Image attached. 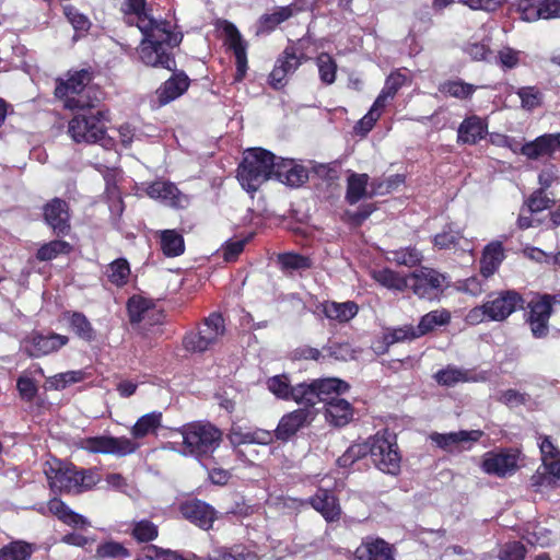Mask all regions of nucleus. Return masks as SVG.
I'll return each instance as SVG.
<instances>
[{
    "instance_id": "obj_47",
    "label": "nucleus",
    "mask_w": 560,
    "mask_h": 560,
    "mask_svg": "<svg viewBox=\"0 0 560 560\" xmlns=\"http://www.w3.org/2000/svg\"><path fill=\"white\" fill-rule=\"evenodd\" d=\"M369 176L366 174H352L348 178L347 200L357 203L366 194Z\"/></svg>"
},
{
    "instance_id": "obj_29",
    "label": "nucleus",
    "mask_w": 560,
    "mask_h": 560,
    "mask_svg": "<svg viewBox=\"0 0 560 560\" xmlns=\"http://www.w3.org/2000/svg\"><path fill=\"white\" fill-rule=\"evenodd\" d=\"M433 244L439 249L455 248L463 253H471V242L465 238L452 224L447 225L441 233L433 237Z\"/></svg>"
},
{
    "instance_id": "obj_27",
    "label": "nucleus",
    "mask_w": 560,
    "mask_h": 560,
    "mask_svg": "<svg viewBox=\"0 0 560 560\" xmlns=\"http://www.w3.org/2000/svg\"><path fill=\"white\" fill-rule=\"evenodd\" d=\"M180 512L186 520L203 529H209L215 517L214 509L199 500L182 504Z\"/></svg>"
},
{
    "instance_id": "obj_63",
    "label": "nucleus",
    "mask_w": 560,
    "mask_h": 560,
    "mask_svg": "<svg viewBox=\"0 0 560 560\" xmlns=\"http://www.w3.org/2000/svg\"><path fill=\"white\" fill-rule=\"evenodd\" d=\"M211 560H257L253 552L245 551L243 548H235L231 551L218 550L211 556Z\"/></svg>"
},
{
    "instance_id": "obj_17",
    "label": "nucleus",
    "mask_w": 560,
    "mask_h": 560,
    "mask_svg": "<svg viewBox=\"0 0 560 560\" xmlns=\"http://www.w3.org/2000/svg\"><path fill=\"white\" fill-rule=\"evenodd\" d=\"M527 322L535 338H544L549 331L548 322L552 306L549 296L532 300L528 303Z\"/></svg>"
},
{
    "instance_id": "obj_46",
    "label": "nucleus",
    "mask_w": 560,
    "mask_h": 560,
    "mask_svg": "<svg viewBox=\"0 0 560 560\" xmlns=\"http://www.w3.org/2000/svg\"><path fill=\"white\" fill-rule=\"evenodd\" d=\"M34 549L22 540L12 541L0 549V560H28Z\"/></svg>"
},
{
    "instance_id": "obj_34",
    "label": "nucleus",
    "mask_w": 560,
    "mask_h": 560,
    "mask_svg": "<svg viewBox=\"0 0 560 560\" xmlns=\"http://www.w3.org/2000/svg\"><path fill=\"white\" fill-rule=\"evenodd\" d=\"M355 555L359 560H394L392 547L383 539L360 546Z\"/></svg>"
},
{
    "instance_id": "obj_32",
    "label": "nucleus",
    "mask_w": 560,
    "mask_h": 560,
    "mask_svg": "<svg viewBox=\"0 0 560 560\" xmlns=\"http://www.w3.org/2000/svg\"><path fill=\"white\" fill-rule=\"evenodd\" d=\"M310 503L328 522H334L340 516L341 511L337 499L327 490L319 489L316 494L310 499Z\"/></svg>"
},
{
    "instance_id": "obj_59",
    "label": "nucleus",
    "mask_w": 560,
    "mask_h": 560,
    "mask_svg": "<svg viewBox=\"0 0 560 560\" xmlns=\"http://www.w3.org/2000/svg\"><path fill=\"white\" fill-rule=\"evenodd\" d=\"M419 332L417 331V327L412 325H405L402 327H398L393 329L385 336V340L388 343L401 342L406 340H413L419 338Z\"/></svg>"
},
{
    "instance_id": "obj_23",
    "label": "nucleus",
    "mask_w": 560,
    "mask_h": 560,
    "mask_svg": "<svg viewBox=\"0 0 560 560\" xmlns=\"http://www.w3.org/2000/svg\"><path fill=\"white\" fill-rule=\"evenodd\" d=\"M275 179L291 187H299L308 178L307 170L294 160L276 158Z\"/></svg>"
},
{
    "instance_id": "obj_54",
    "label": "nucleus",
    "mask_w": 560,
    "mask_h": 560,
    "mask_svg": "<svg viewBox=\"0 0 560 560\" xmlns=\"http://www.w3.org/2000/svg\"><path fill=\"white\" fill-rule=\"evenodd\" d=\"M517 95L522 107L527 110H533L542 103V93L535 86H523L518 89Z\"/></svg>"
},
{
    "instance_id": "obj_4",
    "label": "nucleus",
    "mask_w": 560,
    "mask_h": 560,
    "mask_svg": "<svg viewBox=\"0 0 560 560\" xmlns=\"http://www.w3.org/2000/svg\"><path fill=\"white\" fill-rule=\"evenodd\" d=\"M523 306L522 296L515 291H504L491 294L480 306L471 308L467 316V323L478 325L485 320L501 322L508 318L517 307Z\"/></svg>"
},
{
    "instance_id": "obj_6",
    "label": "nucleus",
    "mask_w": 560,
    "mask_h": 560,
    "mask_svg": "<svg viewBox=\"0 0 560 560\" xmlns=\"http://www.w3.org/2000/svg\"><path fill=\"white\" fill-rule=\"evenodd\" d=\"M91 82V73L88 70L69 73L66 81H59L55 94L65 100V106L70 109H84L94 106L89 95L88 85Z\"/></svg>"
},
{
    "instance_id": "obj_37",
    "label": "nucleus",
    "mask_w": 560,
    "mask_h": 560,
    "mask_svg": "<svg viewBox=\"0 0 560 560\" xmlns=\"http://www.w3.org/2000/svg\"><path fill=\"white\" fill-rule=\"evenodd\" d=\"M358 305L351 301L343 303L326 302L323 305L325 316L339 323H346L352 319L358 314Z\"/></svg>"
},
{
    "instance_id": "obj_48",
    "label": "nucleus",
    "mask_w": 560,
    "mask_h": 560,
    "mask_svg": "<svg viewBox=\"0 0 560 560\" xmlns=\"http://www.w3.org/2000/svg\"><path fill=\"white\" fill-rule=\"evenodd\" d=\"M140 447L133 439L126 436H109L108 455L124 457L133 454Z\"/></svg>"
},
{
    "instance_id": "obj_25",
    "label": "nucleus",
    "mask_w": 560,
    "mask_h": 560,
    "mask_svg": "<svg viewBox=\"0 0 560 560\" xmlns=\"http://www.w3.org/2000/svg\"><path fill=\"white\" fill-rule=\"evenodd\" d=\"M482 432L479 430L458 431L450 433L433 432L430 440L440 448L446 452H454L460 448L465 443L476 442L480 439Z\"/></svg>"
},
{
    "instance_id": "obj_56",
    "label": "nucleus",
    "mask_w": 560,
    "mask_h": 560,
    "mask_svg": "<svg viewBox=\"0 0 560 560\" xmlns=\"http://www.w3.org/2000/svg\"><path fill=\"white\" fill-rule=\"evenodd\" d=\"M278 261L283 270H301L307 269L311 267L310 259L307 257L293 254L285 253L278 256Z\"/></svg>"
},
{
    "instance_id": "obj_57",
    "label": "nucleus",
    "mask_w": 560,
    "mask_h": 560,
    "mask_svg": "<svg viewBox=\"0 0 560 560\" xmlns=\"http://www.w3.org/2000/svg\"><path fill=\"white\" fill-rule=\"evenodd\" d=\"M78 445L90 453L108 454L109 436L85 438L80 440Z\"/></svg>"
},
{
    "instance_id": "obj_50",
    "label": "nucleus",
    "mask_w": 560,
    "mask_h": 560,
    "mask_svg": "<svg viewBox=\"0 0 560 560\" xmlns=\"http://www.w3.org/2000/svg\"><path fill=\"white\" fill-rule=\"evenodd\" d=\"M71 250V245L65 241H51L44 244L36 254L40 261H48L56 258L60 254H67Z\"/></svg>"
},
{
    "instance_id": "obj_1",
    "label": "nucleus",
    "mask_w": 560,
    "mask_h": 560,
    "mask_svg": "<svg viewBox=\"0 0 560 560\" xmlns=\"http://www.w3.org/2000/svg\"><path fill=\"white\" fill-rule=\"evenodd\" d=\"M221 431L210 423L192 422L171 431L172 441L164 445L185 457H209L221 443Z\"/></svg>"
},
{
    "instance_id": "obj_18",
    "label": "nucleus",
    "mask_w": 560,
    "mask_h": 560,
    "mask_svg": "<svg viewBox=\"0 0 560 560\" xmlns=\"http://www.w3.org/2000/svg\"><path fill=\"white\" fill-rule=\"evenodd\" d=\"M305 387L312 390L314 397H308L312 401H305V406L314 407L318 402H326L331 398L339 397L340 394L349 389V385L336 377L315 380L312 383H305Z\"/></svg>"
},
{
    "instance_id": "obj_11",
    "label": "nucleus",
    "mask_w": 560,
    "mask_h": 560,
    "mask_svg": "<svg viewBox=\"0 0 560 560\" xmlns=\"http://www.w3.org/2000/svg\"><path fill=\"white\" fill-rule=\"evenodd\" d=\"M44 472L52 491L79 493V481L74 466L52 459L46 462Z\"/></svg>"
},
{
    "instance_id": "obj_2",
    "label": "nucleus",
    "mask_w": 560,
    "mask_h": 560,
    "mask_svg": "<svg viewBox=\"0 0 560 560\" xmlns=\"http://www.w3.org/2000/svg\"><path fill=\"white\" fill-rule=\"evenodd\" d=\"M142 40L138 48L140 59L151 67H161L172 70L175 61L167 52V47H175L182 42V34L174 32L171 22H160L148 33L141 32Z\"/></svg>"
},
{
    "instance_id": "obj_8",
    "label": "nucleus",
    "mask_w": 560,
    "mask_h": 560,
    "mask_svg": "<svg viewBox=\"0 0 560 560\" xmlns=\"http://www.w3.org/2000/svg\"><path fill=\"white\" fill-rule=\"evenodd\" d=\"M541 465L533 476L534 485L551 486L560 481V450L555 446L549 436L539 443Z\"/></svg>"
},
{
    "instance_id": "obj_13",
    "label": "nucleus",
    "mask_w": 560,
    "mask_h": 560,
    "mask_svg": "<svg viewBox=\"0 0 560 560\" xmlns=\"http://www.w3.org/2000/svg\"><path fill=\"white\" fill-rule=\"evenodd\" d=\"M408 288L421 299H432L442 288L445 277L439 271L422 267L408 276Z\"/></svg>"
},
{
    "instance_id": "obj_49",
    "label": "nucleus",
    "mask_w": 560,
    "mask_h": 560,
    "mask_svg": "<svg viewBox=\"0 0 560 560\" xmlns=\"http://www.w3.org/2000/svg\"><path fill=\"white\" fill-rule=\"evenodd\" d=\"M69 324L78 337L91 341L95 338V331L89 319L82 314L74 312L69 316Z\"/></svg>"
},
{
    "instance_id": "obj_41",
    "label": "nucleus",
    "mask_w": 560,
    "mask_h": 560,
    "mask_svg": "<svg viewBox=\"0 0 560 560\" xmlns=\"http://www.w3.org/2000/svg\"><path fill=\"white\" fill-rule=\"evenodd\" d=\"M162 415L161 412H150L143 415L131 428V435L136 439H142L155 431L161 425Z\"/></svg>"
},
{
    "instance_id": "obj_33",
    "label": "nucleus",
    "mask_w": 560,
    "mask_h": 560,
    "mask_svg": "<svg viewBox=\"0 0 560 560\" xmlns=\"http://www.w3.org/2000/svg\"><path fill=\"white\" fill-rule=\"evenodd\" d=\"M188 78L184 73L173 75L156 91L160 104L165 105L179 97L188 89Z\"/></svg>"
},
{
    "instance_id": "obj_19",
    "label": "nucleus",
    "mask_w": 560,
    "mask_h": 560,
    "mask_svg": "<svg viewBox=\"0 0 560 560\" xmlns=\"http://www.w3.org/2000/svg\"><path fill=\"white\" fill-rule=\"evenodd\" d=\"M222 30L225 35V43L233 50L236 59V80H242L247 70V43L233 23L224 21Z\"/></svg>"
},
{
    "instance_id": "obj_10",
    "label": "nucleus",
    "mask_w": 560,
    "mask_h": 560,
    "mask_svg": "<svg viewBox=\"0 0 560 560\" xmlns=\"http://www.w3.org/2000/svg\"><path fill=\"white\" fill-rule=\"evenodd\" d=\"M120 12L126 23L137 26L140 32L148 33L160 22H167L154 15L153 8L147 0H121Z\"/></svg>"
},
{
    "instance_id": "obj_28",
    "label": "nucleus",
    "mask_w": 560,
    "mask_h": 560,
    "mask_svg": "<svg viewBox=\"0 0 560 560\" xmlns=\"http://www.w3.org/2000/svg\"><path fill=\"white\" fill-rule=\"evenodd\" d=\"M325 418L334 427H345L353 418V408L343 398H331L325 402Z\"/></svg>"
},
{
    "instance_id": "obj_61",
    "label": "nucleus",
    "mask_w": 560,
    "mask_h": 560,
    "mask_svg": "<svg viewBox=\"0 0 560 560\" xmlns=\"http://www.w3.org/2000/svg\"><path fill=\"white\" fill-rule=\"evenodd\" d=\"M96 555L100 558H128V550L116 541H107L100 545L96 549Z\"/></svg>"
},
{
    "instance_id": "obj_16",
    "label": "nucleus",
    "mask_w": 560,
    "mask_h": 560,
    "mask_svg": "<svg viewBox=\"0 0 560 560\" xmlns=\"http://www.w3.org/2000/svg\"><path fill=\"white\" fill-rule=\"evenodd\" d=\"M517 11L521 19L526 22H535L540 19H560V0H520Z\"/></svg>"
},
{
    "instance_id": "obj_43",
    "label": "nucleus",
    "mask_w": 560,
    "mask_h": 560,
    "mask_svg": "<svg viewBox=\"0 0 560 560\" xmlns=\"http://www.w3.org/2000/svg\"><path fill=\"white\" fill-rule=\"evenodd\" d=\"M293 15L291 5L279 7L272 13L264 14L259 20L258 33H269L277 25L287 21Z\"/></svg>"
},
{
    "instance_id": "obj_64",
    "label": "nucleus",
    "mask_w": 560,
    "mask_h": 560,
    "mask_svg": "<svg viewBox=\"0 0 560 560\" xmlns=\"http://www.w3.org/2000/svg\"><path fill=\"white\" fill-rule=\"evenodd\" d=\"M525 552V547L521 542H509L502 547L500 551V560H523Z\"/></svg>"
},
{
    "instance_id": "obj_22",
    "label": "nucleus",
    "mask_w": 560,
    "mask_h": 560,
    "mask_svg": "<svg viewBox=\"0 0 560 560\" xmlns=\"http://www.w3.org/2000/svg\"><path fill=\"white\" fill-rule=\"evenodd\" d=\"M45 222L52 231L60 235L67 234L70 230V213L67 202L62 199L55 198L47 202L43 208Z\"/></svg>"
},
{
    "instance_id": "obj_38",
    "label": "nucleus",
    "mask_w": 560,
    "mask_h": 560,
    "mask_svg": "<svg viewBox=\"0 0 560 560\" xmlns=\"http://www.w3.org/2000/svg\"><path fill=\"white\" fill-rule=\"evenodd\" d=\"M504 253L500 242H492L486 246L481 259V273L489 277L495 272L503 261Z\"/></svg>"
},
{
    "instance_id": "obj_44",
    "label": "nucleus",
    "mask_w": 560,
    "mask_h": 560,
    "mask_svg": "<svg viewBox=\"0 0 560 560\" xmlns=\"http://www.w3.org/2000/svg\"><path fill=\"white\" fill-rule=\"evenodd\" d=\"M477 90L476 85L466 83L462 80H448L440 84L439 91L451 97L466 100L470 97Z\"/></svg>"
},
{
    "instance_id": "obj_14",
    "label": "nucleus",
    "mask_w": 560,
    "mask_h": 560,
    "mask_svg": "<svg viewBox=\"0 0 560 560\" xmlns=\"http://www.w3.org/2000/svg\"><path fill=\"white\" fill-rule=\"evenodd\" d=\"M267 388L277 398L283 400H293L299 405H304L305 401H311L307 397H314L312 390L305 387V383H300L295 386L291 385L289 377L285 374L275 375L267 380Z\"/></svg>"
},
{
    "instance_id": "obj_15",
    "label": "nucleus",
    "mask_w": 560,
    "mask_h": 560,
    "mask_svg": "<svg viewBox=\"0 0 560 560\" xmlns=\"http://www.w3.org/2000/svg\"><path fill=\"white\" fill-rule=\"evenodd\" d=\"M518 459L520 454L515 451L488 452L483 456L482 469L498 477L511 476L517 470Z\"/></svg>"
},
{
    "instance_id": "obj_35",
    "label": "nucleus",
    "mask_w": 560,
    "mask_h": 560,
    "mask_svg": "<svg viewBox=\"0 0 560 560\" xmlns=\"http://www.w3.org/2000/svg\"><path fill=\"white\" fill-rule=\"evenodd\" d=\"M128 313L131 323L151 322L155 316L161 317L149 300L141 296H132L128 301Z\"/></svg>"
},
{
    "instance_id": "obj_3",
    "label": "nucleus",
    "mask_w": 560,
    "mask_h": 560,
    "mask_svg": "<svg viewBox=\"0 0 560 560\" xmlns=\"http://www.w3.org/2000/svg\"><path fill=\"white\" fill-rule=\"evenodd\" d=\"M276 155L261 148L248 149L237 170L241 186L254 194L267 180L275 176Z\"/></svg>"
},
{
    "instance_id": "obj_21",
    "label": "nucleus",
    "mask_w": 560,
    "mask_h": 560,
    "mask_svg": "<svg viewBox=\"0 0 560 560\" xmlns=\"http://www.w3.org/2000/svg\"><path fill=\"white\" fill-rule=\"evenodd\" d=\"M315 417V412L305 406V408H299L292 412L284 415L275 431L276 436L279 440H288L294 435L301 428L308 424Z\"/></svg>"
},
{
    "instance_id": "obj_58",
    "label": "nucleus",
    "mask_w": 560,
    "mask_h": 560,
    "mask_svg": "<svg viewBox=\"0 0 560 560\" xmlns=\"http://www.w3.org/2000/svg\"><path fill=\"white\" fill-rule=\"evenodd\" d=\"M523 52L512 47H503L498 52V62L503 69L516 68L522 58Z\"/></svg>"
},
{
    "instance_id": "obj_5",
    "label": "nucleus",
    "mask_w": 560,
    "mask_h": 560,
    "mask_svg": "<svg viewBox=\"0 0 560 560\" xmlns=\"http://www.w3.org/2000/svg\"><path fill=\"white\" fill-rule=\"evenodd\" d=\"M68 133L79 143H100L104 149H110L114 145L113 138L106 135L101 112L75 115L69 121Z\"/></svg>"
},
{
    "instance_id": "obj_36",
    "label": "nucleus",
    "mask_w": 560,
    "mask_h": 560,
    "mask_svg": "<svg viewBox=\"0 0 560 560\" xmlns=\"http://www.w3.org/2000/svg\"><path fill=\"white\" fill-rule=\"evenodd\" d=\"M49 513L57 516L65 524L74 527H85L90 525L88 520L70 510L61 500L54 498L47 504Z\"/></svg>"
},
{
    "instance_id": "obj_26",
    "label": "nucleus",
    "mask_w": 560,
    "mask_h": 560,
    "mask_svg": "<svg viewBox=\"0 0 560 560\" xmlns=\"http://www.w3.org/2000/svg\"><path fill=\"white\" fill-rule=\"evenodd\" d=\"M228 439L233 447L242 444H269L273 434L270 431L262 429H250L240 424H233L228 434Z\"/></svg>"
},
{
    "instance_id": "obj_9",
    "label": "nucleus",
    "mask_w": 560,
    "mask_h": 560,
    "mask_svg": "<svg viewBox=\"0 0 560 560\" xmlns=\"http://www.w3.org/2000/svg\"><path fill=\"white\" fill-rule=\"evenodd\" d=\"M370 455L375 466L383 472L389 475L398 474L400 456L397 445L383 434H376L370 439Z\"/></svg>"
},
{
    "instance_id": "obj_62",
    "label": "nucleus",
    "mask_w": 560,
    "mask_h": 560,
    "mask_svg": "<svg viewBox=\"0 0 560 560\" xmlns=\"http://www.w3.org/2000/svg\"><path fill=\"white\" fill-rule=\"evenodd\" d=\"M421 254L416 248H401L393 253V260L399 265L412 267L421 261Z\"/></svg>"
},
{
    "instance_id": "obj_40",
    "label": "nucleus",
    "mask_w": 560,
    "mask_h": 560,
    "mask_svg": "<svg viewBox=\"0 0 560 560\" xmlns=\"http://www.w3.org/2000/svg\"><path fill=\"white\" fill-rule=\"evenodd\" d=\"M160 243L163 254L167 257H176L184 253V237L175 230H163L160 232Z\"/></svg>"
},
{
    "instance_id": "obj_39",
    "label": "nucleus",
    "mask_w": 560,
    "mask_h": 560,
    "mask_svg": "<svg viewBox=\"0 0 560 560\" xmlns=\"http://www.w3.org/2000/svg\"><path fill=\"white\" fill-rule=\"evenodd\" d=\"M371 275L377 283L388 290L404 291L408 288V277L401 276L392 269H375Z\"/></svg>"
},
{
    "instance_id": "obj_7",
    "label": "nucleus",
    "mask_w": 560,
    "mask_h": 560,
    "mask_svg": "<svg viewBox=\"0 0 560 560\" xmlns=\"http://www.w3.org/2000/svg\"><path fill=\"white\" fill-rule=\"evenodd\" d=\"M225 332L224 319L212 313L199 326L196 332H189L183 340L184 348L190 352H205L217 345Z\"/></svg>"
},
{
    "instance_id": "obj_20",
    "label": "nucleus",
    "mask_w": 560,
    "mask_h": 560,
    "mask_svg": "<svg viewBox=\"0 0 560 560\" xmlns=\"http://www.w3.org/2000/svg\"><path fill=\"white\" fill-rule=\"evenodd\" d=\"M145 192L150 198L160 200L162 203L173 208H185L189 202L188 197L170 182H153L147 186Z\"/></svg>"
},
{
    "instance_id": "obj_31",
    "label": "nucleus",
    "mask_w": 560,
    "mask_h": 560,
    "mask_svg": "<svg viewBox=\"0 0 560 560\" xmlns=\"http://www.w3.org/2000/svg\"><path fill=\"white\" fill-rule=\"evenodd\" d=\"M487 135L486 122L477 117L466 118L458 127L457 141L462 143L475 144Z\"/></svg>"
},
{
    "instance_id": "obj_51",
    "label": "nucleus",
    "mask_w": 560,
    "mask_h": 560,
    "mask_svg": "<svg viewBox=\"0 0 560 560\" xmlns=\"http://www.w3.org/2000/svg\"><path fill=\"white\" fill-rule=\"evenodd\" d=\"M131 535L138 542H149L158 537L159 530L151 521L142 520L133 523Z\"/></svg>"
},
{
    "instance_id": "obj_30",
    "label": "nucleus",
    "mask_w": 560,
    "mask_h": 560,
    "mask_svg": "<svg viewBox=\"0 0 560 560\" xmlns=\"http://www.w3.org/2000/svg\"><path fill=\"white\" fill-rule=\"evenodd\" d=\"M433 377L439 385L445 387H453L460 383L478 382L483 380V377H478L472 372L455 365H447L444 369L439 370Z\"/></svg>"
},
{
    "instance_id": "obj_45",
    "label": "nucleus",
    "mask_w": 560,
    "mask_h": 560,
    "mask_svg": "<svg viewBox=\"0 0 560 560\" xmlns=\"http://www.w3.org/2000/svg\"><path fill=\"white\" fill-rule=\"evenodd\" d=\"M451 315L445 310H435L421 317L420 323L417 327L419 336H423L432 331L438 326H444L448 324Z\"/></svg>"
},
{
    "instance_id": "obj_24",
    "label": "nucleus",
    "mask_w": 560,
    "mask_h": 560,
    "mask_svg": "<svg viewBox=\"0 0 560 560\" xmlns=\"http://www.w3.org/2000/svg\"><path fill=\"white\" fill-rule=\"evenodd\" d=\"M559 149L560 132L546 133L521 145L520 153L525 155L527 159L537 160L545 156H551Z\"/></svg>"
},
{
    "instance_id": "obj_12",
    "label": "nucleus",
    "mask_w": 560,
    "mask_h": 560,
    "mask_svg": "<svg viewBox=\"0 0 560 560\" xmlns=\"http://www.w3.org/2000/svg\"><path fill=\"white\" fill-rule=\"evenodd\" d=\"M68 337L59 334L43 335L32 331L21 342V349L30 357L39 358L57 351L68 343Z\"/></svg>"
},
{
    "instance_id": "obj_42",
    "label": "nucleus",
    "mask_w": 560,
    "mask_h": 560,
    "mask_svg": "<svg viewBox=\"0 0 560 560\" xmlns=\"http://www.w3.org/2000/svg\"><path fill=\"white\" fill-rule=\"evenodd\" d=\"M406 75L400 71L392 72L384 84L381 93L376 97L377 106L385 107L389 100H393L398 90L405 84Z\"/></svg>"
},
{
    "instance_id": "obj_53",
    "label": "nucleus",
    "mask_w": 560,
    "mask_h": 560,
    "mask_svg": "<svg viewBox=\"0 0 560 560\" xmlns=\"http://www.w3.org/2000/svg\"><path fill=\"white\" fill-rule=\"evenodd\" d=\"M130 275V268L125 259L113 261L107 268V276L112 283L122 285L127 282Z\"/></svg>"
},
{
    "instance_id": "obj_60",
    "label": "nucleus",
    "mask_w": 560,
    "mask_h": 560,
    "mask_svg": "<svg viewBox=\"0 0 560 560\" xmlns=\"http://www.w3.org/2000/svg\"><path fill=\"white\" fill-rule=\"evenodd\" d=\"M385 107L383 106H377V102L374 101L369 113L365 116H363L355 126L357 131L361 135L368 133L373 128L377 119L381 117L382 110Z\"/></svg>"
},
{
    "instance_id": "obj_55",
    "label": "nucleus",
    "mask_w": 560,
    "mask_h": 560,
    "mask_svg": "<svg viewBox=\"0 0 560 560\" xmlns=\"http://www.w3.org/2000/svg\"><path fill=\"white\" fill-rule=\"evenodd\" d=\"M83 380L82 371H68L56 374L48 378L49 386L56 390L66 388L71 384L79 383Z\"/></svg>"
},
{
    "instance_id": "obj_52",
    "label": "nucleus",
    "mask_w": 560,
    "mask_h": 560,
    "mask_svg": "<svg viewBox=\"0 0 560 560\" xmlns=\"http://www.w3.org/2000/svg\"><path fill=\"white\" fill-rule=\"evenodd\" d=\"M316 63L318 67L320 80L326 84L334 83L336 79L337 65L332 57L326 52H323L316 58Z\"/></svg>"
}]
</instances>
